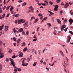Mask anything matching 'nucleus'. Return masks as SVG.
Instances as JSON below:
<instances>
[{
    "mask_svg": "<svg viewBox=\"0 0 73 73\" xmlns=\"http://www.w3.org/2000/svg\"><path fill=\"white\" fill-rule=\"evenodd\" d=\"M25 22V21L24 19H21L19 20L18 22V24H20L21 23H24Z\"/></svg>",
    "mask_w": 73,
    "mask_h": 73,
    "instance_id": "nucleus-1",
    "label": "nucleus"
},
{
    "mask_svg": "<svg viewBox=\"0 0 73 73\" xmlns=\"http://www.w3.org/2000/svg\"><path fill=\"white\" fill-rule=\"evenodd\" d=\"M66 26L65 25H63L62 26H61V27L60 28V29L61 31H63L64 29V28H65Z\"/></svg>",
    "mask_w": 73,
    "mask_h": 73,
    "instance_id": "nucleus-2",
    "label": "nucleus"
},
{
    "mask_svg": "<svg viewBox=\"0 0 73 73\" xmlns=\"http://www.w3.org/2000/svg\"><path fill=\"white\" fill-rule=\"evenodd\" d=\"M1 50L0 49V58H3L4 57V53L1 52Z\"/></svg>",
    "mask_w": 73,
    "mask_h": 73,
    "instance_id": "nucleus-3",
    "label": "nucleus"
},
{
    "mask_svg": "<svg viewBox=\"0 0 73 73\" xmlns=\"http://www.w3.org/2000/svg\"><path fill=\"white\" fill-rule=\"evenodd\" d=\"M69 5V3H66L65 5L64 6V8H67L68 7V5Z\"/></svg>",
    "mask_w": 73,
    "mask_h": 73,
    "instance_id": "nucleus-4",
    "label": "nucleus"
},
{
    "mask_svg": "<svg viewBox=\"0 0 73 73\" xmlns=\"http://www.w3.org/2000/svg\"><path fill=\"white\" fill-rule=\"evenodd\" d=\"M69 21L70 23V25H72V24L73 23V20L72 19H70L69 20Z\"/></svg>",
    "mask_w": 73,
    "mask_h": 73,
    "instance_id": "nucleus-5",
    "label": "nucleus"
},
{
    "mask_svg": "<svg viewBox=\"0 0 73 73\" xmlns=\"http://www.w3.org/2000/svg\"><path fill=\"white\" fill-rule=\"evenodd\" d=\"M4 28L5 30L6 31H7V30H8V28H9V26H5Z\"/></svg>",
    "mask_w": 73,
    "mask_h": 73,
    "instance_id": "nucleus-6",
    "label": "nucleus"
},
{
    "mask_svg": "<svg viewBox=\"0 0 73 73\" xmlns=\"http://www.w3.org/2000/svg\"><path fill=\"white\" fill-rule=\"evenodd\" d=\"M23 54L22 52H19V56L20 57H23Z\"/></svg>",
    "mask_w": 73,
    "mask_h": 73,
    "instance_id": "nucleus-7",
    "label": "nucleus"
},
{
    "mask_svg": "<svg viewBox=\"0 0 73 73\" xmlns=\"http://www.w3.org/2000/svg\"><path fill=\"white\" fill-rule=\"evenodd\" d=\"M30 9L31 10L32 12H33V11H34V9L33 8V7L32 6H31L29 7Z\"/></svg>",
    "mask_w": 73,
    "mask_h": 73,
    "instance_id": "nucleus-8",
    "label": "nucleus"
},
{
    "mask_svg": "<svg viewBox=\"0 0 73 73\" xmlns=\"http://www.w3.org/2000/svg\"><path fill=\"white\" fill-rule=\"evenodd\" d=\"M28 22L27 21L26 22V23L24 24H23V25L24 26V27L25 28L26 27L27 25V24H28Z\"/></svg>",
    "mask_w": 73,
    "mask_h": 73,
    "instance_id": "nucleus-9",
    "label": "nucleus"
},
{
    "mask_svg": "<svg viewBox=\"0 0 73 73\" xmlns=\"http://www.w3.org/2000/svg\"><path fill=\"white\" fill-rule=\"evenodd\" d=\"M4 25H3L1 26H0V31H2V29H3Z\"/></svg>",
    "mask_w": 73,
    "mask_h": 73,
    "instance_id": "nucleus-10",
    "label": "nucleus"
},
{
    "mask_svg": "<svg viewBox=\"0 0 73 73\" xmlns=\"http://www.w3.org/2000/svg\"><path fill=\"white\" fill-rule=\"evenodd\" d=\"M28 64V63H22V65H23V66H27V65Z\"/></svg>",
    "mask_w": 73,
    "mask_h": 73,
    "instance_id": "nucleus-11",
    "label": "nucleus"
},
{
    "mask_svg": "<svg viewBox=\"0 0 73 73\" xmlns=\"http://www.w3.org/2000/svg\"><path fill=\"white\" fill-rule=\"evenodd\" d=\"M57 21L58 23L59 24H61V21H60V20H59V19H57Z\"/></svg>",
    "mask_w": 73,
    "mask_h": 73,
    "instance_id": "nucleus-12",
    "label": "nucleus"
},
{
    "mask_svg": "<svg viewBox=\"0 0 73 73\" xmlns=\"http://www.w3.org/2000/svg\"><path fill=\"white\" fill-rule=\"evenodd\" d=\"M23 31V29L22 28H21L19 29L18 30L19 32H21Z\"/></svg>",
    "mask_w": 73,
    "mask_h": 73,
    "instance_id": "nucleus-13",
    "label": "nucleus"
},
{
    "mask_svg": "<svg viewBox=\"0 0 73 73\" xmlns=\"http://www.w3.org/2000/svg\"><path fill=\"white\" fill-rule=\"evenodd\" d=\"M68 40H67V42H69V41H70V39H71V38L70 37V36H68Z\"/></svg>",
    "mask_w": 73,
    "mask_h": 73,
    "instance_id": "nucleus-14",
    "label": "nucleus"
},
{
    "mask_svg": "<svg viewBox=\"0 0 73 73\" xmlns=\"http://www.w3.org/2000/svg\"><path fill=\"white\" fill-rule=\"evenodd\" d=\"M27 48H28L27 47L25 48L23 50V52H25V51H27V50L28 49Z\"/></svg>",
    "mask_w": 73,
    "mask_h": 73,
    "instance_id": "nucleus-15",
    "label": "nucleus"
},
{
    "mask_svg": "<svg viewBox=\"0 0 73 73\" xmlns=\"http://www.w3.org/2000/svg\"><path fill=\"white\" fill-rule=\"evenodd\" d=\"M60 53H61L62 56H63V57H64V54L62 52L60 51Z\"/></svg>",
    "mask_w": 73,
    "mask_h": 73,
    "instance_id": "nucleus-16",
    "label": "nucleus"
},
{
    "mask_svg": "<svg viewBox=\"0 0 73 73\" xmlns=\"http://www.w3.org/2000/svg\"><path fill=\"white\" fill-rule=\"evenodd\" d=\"M37 62H35L33 64V65L34 66H35L37 64Z\"/></svg>",
    "mask_w": 73,
    "mask_h": 73,
    "instance_id": "nucleus-17",
    "label": "nucleus"
},
{
    "mask_svg": "<svg viewBox=\"0 0 73 73\" xmlns=\"http://www.w3.org/2000/svg\"><path fill=\"white\" fill-rule=\"evenodd\" d=\"M49 65H50V66H53V65H54V62L53 63V64H50V63H49Z\"/></svg>",
    "mask_w": 73,
    "mask_h": 73,
    "instance_id": "nucleus-18",
    "label": "nucleus"
},
{
    "mask_svg": "<svg viewBox=\"0 0 73 73\" xmlns=\"http://www.w3.org/2000/svg\"><path fill=\"white\" fill-rule=\"evenodd\" d=\"M21 41V40L20 39V38L18 39L17 40V43H18V44H19V42H20V41Z\"/></svg>",
    "mask_w": 73,
    "mask_h": 73,
    "instance_id": "nucleus-19",
    "label": "nucleus"
},
{
    "mask_svg": "<svg viewBox=\"0 0 73 73\" xmlns=\"http://www.w3.org/2000/svg\"><path fill=\"white\" fill-rule=\"evenodd\" d=\"M5 16V13H3V15L2 16V18L3 19V18H4Z\"/></svg>",
    "mask_w": 73,
    "mask_h": 73,
    "instance_id": "nucleus-20",
    "label": "nucleus"
},
{
    "mask_svg": "<svg viewBox=\"0 0 73 73\" xmlns=\"http://www.w3.org/2000/svg\"><path fill=\"white\" fill-rule=\"evenodd\" d=\"M3 68H2V65L0 64V71H1L2 70Z\"/></svg>",
    "mask_w": 73,
    "mask_h": 73,
    "instance_id": "nucleus-21",
    "label": "nucleus"
},
{
    "mask_svg": "<svg viewBox=\"0 0 73 73\" xmlns=\"http://www.w3.org/2000/svg\"><path fill=\"white\" fill-rule=\"evenodd\" d=\"M8 52L9 53H11L12 52V50L10 49L9 50Z\"/></svg>",
    "mask_w": 73,
    "mask_h": 73,
    "instance_id": "nucleus-22",
    "label": "nucleus"
},
{
    "mask_svg": "<svg viewBox=\"0 0 73 73\" xmlns=\"http://www.w3.org/2000/svg\"><path fill=\"white\" fill-rule=\"evenodd\" d=\"M48 12H49V13H50V15H54V13H52V12L49 11H48Z\"/></svg>",
    "mask_w": 73,
    "mask_h": 73,
    "instance_id": "nucleus-23",
    "label": "nucleus"
},
{
    "mask_svg": "<svg viewBox=\"0 0 73 73\" xmlns=\"http://www.w3.org/2000/svg\"><path fill=\"white\" fill-rule=\"evenodd\" d=\"M22 35H24V36H25V32H24V31H23L22 32Z\"/></svg>",
    "mask_w": 73,
    "mask_h": 73,
    "instance_id": "nucleus-24",
    "label": "nucleus"
},
{
    "mask_svg": "<svg viewBox=\"0 0 73 73\" xmlns=\"http://www.w3.org/2000/svg\"><path fill=\"white\" fill-rule=\"evenodd\" d=\"M38 21V19H35V21L34 22V23H36V22H37V21Z\"/></svg>",
    "mask_w": 73,
    "mask_h": 73,
    "instance_id": "nucleus-25",
    "label": "nucleus"
},
{
    "mask_svg": "<svg viewBox=\"0 0 73 73\" xmlns=\"http://www.w3.org/2000/svg\"><path fill=\"white\" fill-rule=\"evenodd\" d=\"M19 16V14H17L15 15V17H18Z\"/></svg>",
    "mask_w": 73,
    "mask_h": 73,
    "instance_id": "nucleus-26",
    "label": "nucleus"
},
{
    "mask_svg": "<svg viewBox=\"0 0 73 73\" xmlns=\"http://www.w3.org/2000/svg\"><path fill=\"white\" fill-rule=\"evenodd\" d=\"M67 22V20L66 19H65L64 21V23L65 24V23Z\"/></svg>",
    "mask_w": 73,
    "mask_h": 73,
    "instance_id": "nucleus-27",
    "label": "nucleus"
},
{
    "mask_svg": "<svg viewBox=\"0 0 73 73\" xmlns=\"http://www.w3.org/2000/svg\"><path fill=\"white\" fill-rule=\"evenodd\" d=\"M25 45H26V44H25L24 42L22 43V46H25Z\"/></svg>",
    "mask_w": 73,
    "mask_h": 73,
    "instance_id": "nucleus-28",
    "label": "nucleus"
},
{
    "mask_svg": "<svg viewBox=\"0 0 73 73\" xmlns=\"http://www.w3.org/2000/svg\"><path fill=\"white\" fill-rule=\"evenodd\" d=\"M11 64H12V65H13V64H15V62H14L13 61H11Z\"/></svg>",
    "mask_w": 73,
    "mask_h": 73,
    "instance_id": "nucleus-29",
    "label": "nucleus"
},
{
    "mask_svg": "<svg viewBox=\"0 0 73 73\" xmlns=\"http://www.w3.org/2000/svg\"><path fill=\"white\" fill-rule=\"evenodd\" d=\"M13 9V7H12V6L11 7V8L10 9V11H12V9Z\"/></svg>",
    "mask_w": 73,
    "mask_h": 73,
    "instance_id": "nucleus-30",
    "label": "nucleus"
},
{
    "mask_svg": "<svg viewBox=\"0 0 73 73\" xmlns=\"http://www.w3.org/2000/svg\"><path fill=\"white\" fill-rule=\"evenodd\" d=\"M30 12H31V11L30 10H29L27 12V13H30Z\"/></svg>",
    "mask_w": 73,
    "mask_h": 73,
    "instance_id": "nucleus-31",
    "label": "nucleus"
},
{
    "mask_svg": "<svg viewBox=\"0 0 73 73\" xmlns=\"http://www.w3.org/2000/svg\"><path fill=\"white\" fill-rule=\"evenodd\" d=\"M35 19V17H32L31 18V20L32 21L33 19Z\"/></svg>",
    "mask_w": 73,
    "mask_h": 73,
    "instance_id": "nucleus-32",
    "label": "nucleus"
},
{
    "mask_svg": "<svg viewBox=\"0 0 73 73\" xmlns=\"http://www.w3.org/2000/svg\"><path fill=\"white\" fill-rule=\"evenodd\" d=\"M61 1V0H57L56 2L57 3H59Z\"/></svg>",
    "mask_w": 73,
    "mask_h": 73,
    "instance_id": "nucleus-33",
    "label": "nucleus"
},
{
    "mask_svg": "<svg viewBox=\"0 0 73 73\" xmlns=\"http://www.w3.org/2000/svg\"><path fill=\"white\" fill-rule=\"evenodd\" d=\"M9 7H11L9 6L7 7L6 9L7 10H8V9H9Z\"/></svg>",
    "mask_w": 73,
    "mask_h": 73,
    "instance_id": "nucleus-34",
    "label": "nucleus"
},
{
    "mask_svg": "<svg viewBox=\"0 0 73 73\" xmlns=\"http://www.w3.org/2000/svg\"><path fill=\"white\" fill-rule=\"evenodd\" d=\"M40 62L41 64H42L43 62V61L42 60V59H41L40 61Z\"/></svg>",
    "mask_w": 73,
    "mask_h": 73,
    "instance_id": "nucleus-35",
    "label": "nucleus"
},
{
    "mask_svg": "<svg viewBox=\"0 0 73 73\" xmlns=\"http://www.w3.org/2000/svg\"><path fill=\"white\" fill-rule=\"evenodd\" d=\"M18 70L19 72H21V68H18Z\"/></svg>",
    "mask_w": 73,
    "mask_h": 73,
    "instance_id": "nucleus-36",
    "label": "nucleus"
},
{
    "mask_svg": "<svg viewBox=\"0 0 73 73\" xmlns=\"http://www.w3.org/2000/svg\"><path fill=\"white\" fill-rule=\"evenodd\" d=\"M69 33H71V35H73V32H72V31H69Z\"/></svg>",
    "mask_w": 73,
    "mask_h": 73,
    "instance_id": "nucleus-37",
    "label": "nucleus"
},
{
    "mask_svg": "<svg viewBox=\"0 0 73 73\" xmlns=\"http://www.w3.org/2000/svg\"><path fill=\"white\" fill-rule=\"evenodd\" d=\"M68 27H67L66 28L64 29V30L65 32H66V31H67V29H68Z\"/></svg>",
    "mask_w": 73,
    "mask_h": 73,
    "instance_id": "nucleus-38",
    "label": "nucleus"
},
{
    "mask_svg": "<svg viewBox=\"0 0 73 73\" xmlns=\"http://www.w3.org/2000/svg\"><path fill=\"white\" fill-rule=\"evenodd\" d=\"M37 38L34 39H33V41H36V40H37Z\"/></svg>",
    "mask_w": 73,
    "mask_h": 73,
    "instance_id": "nucleus-39",
    "label": "nucleus"
},
{
    "mask_svg": "<svg viewBox=\"0 0 73 73\" xmlns=\"http://www.w3.org/2000/svg\"><path fill=\"white\" fill-rule=\"evenodd\" d=\"M13 39L14 41H16V39L15 38V37H14Z\"/></svg>",
    "mask_w": 73,
    "mask_h": 73,
    "instance_id": "nucleus-40",
    "label": "nucleus"
},
{
    "mask_svg": "<svg viewBox=\"0 0 73 73\" xmlns=\"http://www.w3.org/2000/svg\"><path fill=\"white\" fill-rule=\"evenodd\" d=\"M6 60L7 62H8V61H9V59H8V58H6Z\"/></svg>",
    "mask_w": 73,
    "mask_h": 73,
    "instance_id": "nucleus-41",
    "label": "nucleus"
},
{
    "mask_svg": "<svg viewBox=\"0 0 73 73\" xmlns=\"http://www.w3.org/2000/svg\"><path fill=\"white\" fill-rule=\"evenodd\" d=\"M58 7V5H56L55 7V8H57Z\"/></svg>",
    "mask_w": 73,
    "mask_h": 73,
    "instance_id": "nucleus-42",
    "label": "nucleus"
},
{
    "mask_svg": "<svg viewBox=\"0 0 73 73\" xmlns=\"http://www.w3.org/2000/svg\"><path fill=\"white\" fill-rule=\"evenodd\" d=\"M42 16V14H39L38 15V16L39 17H41Z\"/></svg>",
    "mask_w": 73,
    "mask_h": 73,
    "instance_id": "nucleus-43",
    "label": "nucleus"
},
{
    "mask_svg": "<svg viewBox=\"0 0 73 73\" xmlns=\"http://www.w3.org/2000/svg\"><path fill=\"white\" fill-rule=\"evenodd\" d=\"M13 32L14 33H16V30L15 28L13 29Z\"/></svg>",
    "mask_w": 73,
    "mask_h": 73,
    "instance_id": "nucleus-44",
    "label": "nucleus"
},
{
    "mask_svg": "<svg viewBox=\"0 0 73 73\" xmlns=\"http://www.w3.org/2000/svg\"><path fill=\"white\" fill-rule=\"evenodd\" d=\"M12 57L13 58H16V56H15V55H13Z\"/></svg>",
    "mask_w": 73,
    "mask_h": 73,
    "instance_id": "nucleus-45",
    "label": "nucleus"
},
{
    "mask_svg": "<svg viewBox=\"0 0 73 73\" xmlns=\"http://www.w3.org/2000/svg\"><path fill=\"white\" fill-rule=\"evenodd\" d=\"M44 2H45V3H46V4H47V5H48V1H44Z\"/></svg>",
    "mask_w": 73,
    "mask_h": 73,
    "instance_id": "nucleus-46",
    "label": "nucleus"
},
{
    "mask_svg": "<svg viewBox=\"0 0 73 73\" xmlns=\"http://www.w3.org/2000/svg\"><path fill=\"white\" fill-rule=\"evenodd\" d=\"M47 25L49 27H50V26H51V24L50 23H48Z\"/></svg>",
    "mask_w": 73,
    "mask_h": 73,
    "instance_id": "nucleus-47",
    "label": "nucleus"
},
{
    "mask_svg": "<svg viewBox=\"0 0 73 73\" xmlns=\"http://www.w3.org/2000/svg\"><path fill=\"white\" fill-rule=\"evenodd\" d=\"M49 3L50 4H51V5H52V4H53V3H52V1H50Z\"/></svg>",
    "mask_w": 73,
    "mask_h": 73,
    "instance_id": "nucleus-48",
    "label": "nucleus"
},
{
    "mask_svg": "<svg viewBox=\"0 0 73 73\" xmlns=\"http://www.w3.org/2000/svg\"><path fill=\"white\" fill-rule=\"evenodd\" d=\"M57 9H58L57 8H55L54 9V11H57Z\"/></svg>",
    "mask_w": 73,
    "mask_h": 73,
    "instance_id": "nucleus-49",
    "label": "nucleus"
},
{
    "mask_svg": "<svg viewBox=\"0 0 73 73\" xmlns=\"http://www.w3.org/2000/svg\"><path fill=\"white\" fill-rule=\"evenodd\" d=\"M64 3L63 2H62L61 3V5H64Z\"/></svg>",
    "mask_w": 73,
    "mask_h": 73,
    "instance_id": "nucleus-50",
    "label": "nucleus"
},
{
    "mask_svg": "<svg viewBox=\"0 0 73 73\" xmlns=\"http://www.w3.org/2000/svg\"><path fill=\"white\" fill-rule=\"evenodd\" d=\"M26 34L27 35H29V32L28 31H27Z\"/></svg>",
    "mask_w": 73,
    "mask_h": 73,
    "instance_id": "nucleus-51",
    "label": "nucleus"
},
{
    "mask_svg": "<svg viewBox=\"0 0 73 73\" xmlns=\"http://www.w3.org/2000/svg\"><path fill=\"white\" fill-rule=\"evenodd\" d=\"M14 46H15L16 45V43H13Z\"/></svg>",
    "mask_w": 73,
    "mask_h": 73,
    "instance_id": "nucleus-52",
    "label": "nucleus"
},
{
    "mask_svg": "<svg viewBox=\"0 0 73 73\" xmlns=\"http://www.w3.org/2000/svg\"><path fill=\"white\" fill-rule=\"evenodd\" d=\"M40 6L41 5V3H37Z\"/></svg>",
    "mask_w": 73,
    "mask_h": 73,
    "instance_id": "nucleus-53",
    "label": "nucleus"
},
{
    "mask_svg": "<svg viewBox=\"0 0 73 73\" xmlns=\"http://www.w3.org/2000/svg\"><path fill=\"white\" fill-rule=\"evenodd\" d=\"M2 12H3V10L1 9H0V13H2Z\"/></svg>",
    "mask_w": 73,
    "mask_h": 73,
    "instance_id": "nucleus-54",
    "label": "nucleus"
},
{
    "mask_svg": "<svg viewBox=\"0 0 73 73\" xmlns=\"http://www.w3.org/2000/svg\"><path fill=\"white\" fill-rule=\"evenodd\" d=\"M5 8H6V6H4L3 8V10H4V9H5Z\"/></svg>",
    "mask_w": 73,
    "mask_h": 73,
    "instance_id": "nucleus-55",
    "label": "nucleus"
},
{
    "mask_svg": "<svg viewBox=\"0 0 73 73\" xmlns=\"http://www.w3.org/2000/svg\"><path fill=\"white\" fill-rule=\"evenodd\" d=\"M47 17H46L44 18V19H43L44 20H46V19H47Z\"/></svg>",
    "mask_w": 73,
    "mask_h": 73,
    "instance_id": "nucleus-56",
    "label": "nucleus"
},
{
    "mask_svg": "<svg viewBox=\"0 0 73 73\" xmlns=\"http://www.w3.org/2000/svg\"><path fill=\"white\" fill-rule=\"evenodd\" d=\"M9 16V14H7V16H6V17L7 18Z\"/></svg>",
    "mask_w": 73,
    "mask_h": 73,
    "instance_id": "nucleus-57",
    "label": "nucleus"
},
{
    "mask_svg": "<svg viewBox=\"0 0 73 73\" xmlns=\"http://www.w3.org/2000/svg\"><path fill=\"white\" fill-rule=\"evenodd\" d=\"M13 65V66H14L15 68H16V66H15V64H14Z\"/></svg>",
    "mask_w": 73,
    "mask_h": 73,
    "instance_id": "nucleus-58",
    "label": "nucleus"
},
{
    "mask_svg": "<svg viewBox=\"0 0 73 73\" xmlns=\"http://www.w3.org/2000/svg\"><path fill=\"white\" fill-rule=\"evenodd\" d=\"M18 2H19V3H21V2H22V1L21 0L19 1H18Z\"/></svg>",
    "mask_w": 73,
    "mask_h": 73,
    "instance_id": "nucleus-59",
    "label": "nucleus"
},
{
    "mask_svg": "<svg viewBox=\"0 0 73 73\" xmlns=\"http://www.w3.org/2000/svg\"><path fill=\"white\" fill-rule=\"evenodd\" d=\"M42 5H43V6H45V5H46L45 3H42Z\"/></svg>",
    "mask_w": 73,
    "mask_h": 73,
    "instance_id": "nucleus-60",
    "label": "nucleus"
},
{
    "mask_svg": "<svg viewBox=\"0 0 73 73\" xmlns=\"http://www.w3.org/2000/svg\"><path fill=\"white\" fill-rule=\"evenodd\" d=\"M53 33L55 35H57V34L56 33L53 32Z\"/></svg>",
    "mask_w": 73,
    "mask_h": 73,
    "instance_id": "nucleus-61",
    "label": "nucleus"
},
{
    "mask_svg": "<svg viewBox=\"0 0 73 73\" xmlns=\"http://www.w3.org/2000/svg\"><path fill=\"white\" fill-rule=\"evenodd\" d=\"M9 60H10L11 61H13L12 60H13V59H12L11 58H9Z\"/></svg>",
    "mask_w": 73,
    "mask_h": 73,
    "instance_id": "nucleus-62",
    "label": "nucleus"
},
{
    "mask_svg": "<svg viewBox=\"0 0 73 73\" xmlns=\"http://www.w3.org/2000/svg\"><path fill=\"white\" fill-rule=\"evenodd\" d=\"M15 24H17V21L15 20Z\"/></svg>",
    "mask_w": 73,
    "mask_h": 73,
    "instance_id": "nucleus-63",
    "label": "nucleus"
},
{
    "mask_svg": "<svg viewBox=\"0 0 73 73\" xmlns=\"http://www.w3.org/2000/svg\"><path fill=\"white\" fill-rule=\"evenodd\" d=\"M14 71L15 72H17V70L16 69H15V70H14Z\"/></svg>",
    "mask_w": 73,
    "mask_h": 73,
    "instance_id": "nucleus-64",
    "label": "nucleus"
}]
</instances>
